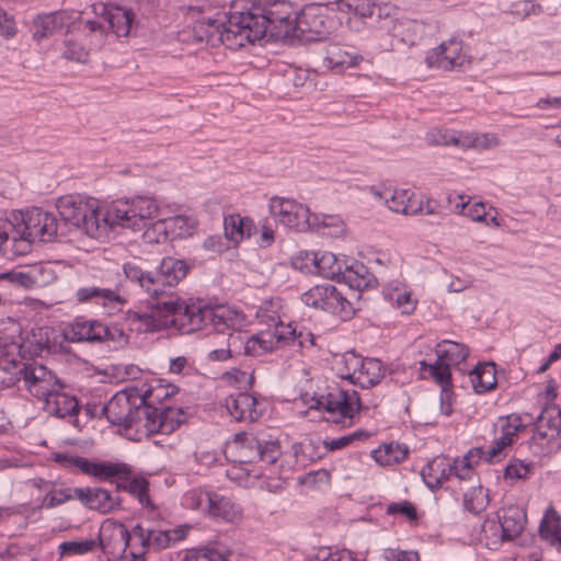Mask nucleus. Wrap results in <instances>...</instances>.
<instances>
[{
    "mask_svg": "<svg viewBox=\"0 0 561 561\" xmlns=\"http://www.w3.org/2000/svg\"><path fill=\"white\" fill-rule=\"evenodd\" d=\"M298 14L291 2L273 0L264 8L260 5H239L229 22L227 42L232 50L262 39L267 33L271 37H295Z\"/></svg>",
    "mask_w": 561,
    "mask_h": 561,
    "instance_id": "nucleus-1",
    "label": "nucleus"
},
{
    "mask_svg": "<svg viewBox=\"0 0 561 561\" xmlns=\"http://www.w3.org/2000/svg\"><path fill=\"white\" fill-rule=\"evenodd\" d=\"M102 413L111 424L125 430L135 427L146 435L171 434L185 420L181 408H156L146 403V394L136 387L115 393L103 407Z\"/></svg>",
    "mask_w": 561,
    "mask_h": 561,
    "instance_id": "nucleus-2",
    "label": "nucleus"
},
{
    "mask_svg": "<svg viewBox=\"0 0 561 561\" xmlns=\"http://www.w3.org/2000/svg\"><path fill=\"white\" fill-rule=\"evenodd\" d=\"M188 268L190 266L184 260L171 256L162 259L156 272L145 271L136 261L126 262L123 265L126 278L141 287L153 299L150 302V313L130 312L128 319L133 322L140 321L151 330L167 328L168 325H160L165 314L158 304L171 298L178 304H185L169 293V289L176 286L186 276Z\"/></svg>",
    "mask_w": 561,
    "mask_h": 561,
    "instance_id": "nucleus-3",
    "label": "nucleus"
},
{
    "mask_svg": "<svg viewBox=\"0 0 561 561\" xmlns=\"http://www.w3.org/2000/svg\"><path fill=\"white\" fill-rule=\"evenodd\" d=\"M158 307L164 312V319L160 325H171L176 328L182 334H190L210 324L218 333H228L242 328L245 323V317L224 305L201 306L197 304H178L172 298L168 301L158 304Z\"/></svg>",
    "mask_w": 561,
    "mask_h": 561,
    "instance_id": "nucleus-4",
    "label": "nucleus"
},
{
    "mask_svg": "<svg viewBox=\"0 0 561 561\" xmlns=\"http://www.w3.org/2000/svg\"><path fill=\"white\" fill-rule=\"evenodd\" d=\"M23 381L24 388L34 397L43 400L56 387H62L56 375L44 365L24 360L18 345L0 339V383L4 388Z\"/></svg>",
    "mask_w": 561,
    "mask_h": 561,
    "instance_id": "nucleus-5",
    "label": "nucleus"
},
{
    "mask_svg": "<svg viewBox=\"0 0 561 561\" xmlns=\"http://www.w3.org/2000/svg\"><path fill=\"white\" fill-rule=\"evenodd\" d=\"M12 231H8L10 241L24 243L23 251H14L15 257L25 255L32 250V243L38 239L42 242H50L58 231L56 215L45 211L39 207H33L26 211H13L9 218Z\"/></svg>",
    "mask_w": 561,
    "mask_h": 561,
    "instance_id": "nucleus-6",
    "label": "nucleus"
},
{
    "mask_svg": "<svg viewBox=\"0 0 561 561\" xmlns=\"http://www.w3.org/2000/svg\"><path fill=\"white\" fill-rule=\"evenodd\" d=\"M57 209L65 222L81 229L92 239L107 234L104 213L99 210L95 201H88L80 195H66L58 199Z\"/></svg>",
    "mask_w": 561,
    "mask_h": 561,
    "instance_id": "nucleus-7",
    "label": "nucleus"
},
{
    "mask_svg": "<svg viewBox=\"0 0 561 561\" xmlns=\"http://www.w3.org/2000/svg\"><path fill=\"white\" fill-rule=\"evenodd\" d=\"M159 213L157 202L148 196H134L118 198L110 203L104 211V221L107 230L114 226H122L131 230L147 227Z\"/></svg>",
    "mask_w": 561,
    "mask_h": 561,
    "instance_id": "nucleus-8",
    "label": "nucleus"
},
{
    "mask_svg": "<svg viewBox=\"0 0 561 561\" xmlns=\"http://www.w3.org/2000/svg\"><path fill=\"white\" fill-rule=\"evenodd\" d=\"M85 474L103 482L116 483L117 491H148L149 483L125 462L88 461Z\"/></svg>",
    "mask_w": 561,
    "mask_h": 561,
    "instance_id": "nucleus-9",
    "label": "nucleus"
},
{
    "mask_svg": "<svg viewBox=\"0 0 561 561\" xmlns=\"http://www.w3.org/2000/svg\"><path fill=\"white\" fill-rule=\"evenodd\" d=\"M233 443L240 455V462L275 463L280 456L277 439L267 437L264 433L240 432L234 435Z\"/></svg>",
    "mask_w": 561,
    "mask_h": 561,
    "instance_id": "nucleus-10",
    "label": "nucleus"
},
{
    "mask_svg": "<svg viewBox=\"0 0 561 561\" xmlns=\"http://www.w3.org/2000/svg\"><path fill=\"white\" fill-rule=\"evenodd\" d=\"M380 402V398L366 399L355 390L332 389L325 396H321L316 401L317 409H323L331 414H339V419L333 417L332 421L339 423L341 419H352L360 409L376 408Z\"/></svg>",
    "mask_w": 561,
    "mask_h": 561,
    "instance_id": "nucleus-11",
    "label": "nucleus"
},
{
    "mask_svg": "<svg viewBox=\"0 0 561 561\" xmlns=\"http://www.w3.org/2000/svg\"><path fill=\"white\" fill-rule=\"evenodd\" d=\"M184 505L228 523L242 518L241 507L222 493H185Z\"/></svg>",
    "mask_w": 561,
    "mask_h": 561,
    "instance_id": "nucleus-12",
    "label": "nucleus"
},
{
    "mask_svg": "<svg viewBox=\"0 0 561 561\" xmlns=\"http://www.w3.org/2000/svg\"><path fill=\"white\" fill-rule=\"evenodd\" d=\"M330 3L306 5L298 14V25L295 37L306 42L327 38L336 26L334 19L327 14Z\"/></svg>",
    "mask_w": 561,
    "mask_h": 561,
    "instance_id": "nucleus-13",
    "label": "nucleus"
},
{
    "mask_svg": "<svg viewBox=\"0 0 561 561\" xmlns=\"http://www.w3.org/2000/svg\"><path fill=\"white\" fill-rule=\"evenodd\" d=\"M72 343H103L113 341L126 343L128 336L117 325H106L99 320L77 318L65 333Z\"/></svg>",
    "mask_w": 561,
    "mask_h": 561,
    "instance_id": "nucleus-14",
    "label": "nucleus"
},
{
    "mask_svg": "<svg viewBox=\"0 0 561 561\" xmlns=\"http://www.w3.org/2000/svg\"><path fill=\"white\" fill-rule=\"evenodd\" d=\"M302 301L310 307L348 319L354 314L352 304L335 288L324 283L316 285L302 295Z\"/></svg>",
    "mask_w": 561,
    "mask_h": 561,
    "instance_id": "nucleus-15",
    "label": "nucleus"
},
{
    "mask_svg": "<svg viewBox=\"0 0 561 561\" xmlns=\"http://www.w3.org/2000/svg\"><path fill=\"white\" fill-rule=\"evenodd\" d=\"M272 216L285 227L299 232L311 228L309 208L294 199L273 197L270 202Z\"/></svg>",
    "mask_w": 561,
    "mask_h": 561,
    "instance_id": "nucleus-16",
    "label": "nucleus"
},
{
    "mask_svg": "<svg viewBox=\"0 0 561 561\" xmlns=\"http://www.w3.org/2000/svg\"><path fill=\"white\" fill-rule=\"evenodd\" d=\"M561 431V411L558 407H546L538 415L531 443L540 447L541 453H550L559 446L558 438Z\"/></svg>",
    "mask_w": 561,
    "mask_h": 561,
    "instance_id": "nucleus-17",
    "label": "nucleus"
},
{
    "mask_svg": "<svg viewBox=\"0 0 561 561\" xmlns=\"http://www.w3.org/2000/svg\"><path fill=\"white\" fill-rule=\"evenodd\" d=\"M425 62L430 68H437L445 71H451L461 68L467 60V56L462 51V44L460 41L450 38L443 42L438 47L432 49Z\"/></svg>",
    "mask_w": 561,
    "mask_h": 561,
    "instance_id": "nucleus-18",
    "label": "nucleus"
},
{
    "mask_svg": "<svg viewBox=\"0 0 561 561\" xmlns=\"http://www.w3.org/2000/svg\"><path fill=\"white\" fill-rule=\"evenodd\" d=\"M75 299L82 305L94 304L111 308L123 306L126 302L117 287H106L103 282L83 284L76 290Z\"/></svg>",
    "mask_w": 561,
    "mask_h": 561,
    "instance_id": "nucleus-19",
    "label": "nucleus"
},
{
    "mask_svg": "<svg viewBox=\"0 0 561 561\" xmlns=\"http://www.w3.org/2000/svg\"><path fill=\"white\" fill-rule=\"evenodd\" d=\"M128 529L122 523L106 519L99 533V545L105 554L122 556L128 548Z\"/></svg>",
    "mask_w": 561,
    "mask_h": 561,
    "instance_id": "nucleus-20",
    "label": "nucleus"
},
{
    "mask_svg": "<svg viewBox=\"0 0 561 561\" xmlns=\"http://www.w3.org/2000/svg\"><path fill=\"white\" fill-rule=\"evenodd\" d=\"M66 32L71 34L77 41L94 48L101 47L106 35L105 26L102 23L95 20H83L78 11H72Z\"/></svg>",
    "mask_w": 561,
    "mask_h": 561,
    "instance_id": "nucleus-21",
    "label": "nucleus"
},
{
    "mask_svg": "<svg viewBox=\"0 0 561 561\" xmlns=\"http://www.w3.org/2000/svg\"><path fill=\"white\" fill-rule=\"evenodd\" d=\"M236 11H239L238 4H233L231 7V10L229 11V13L227 15L226 22L218 23L215 20L205 19V18L197 20L193 25L194 36L197 38V41H201V42L206 41L207 43L211 44L213 46L216 45L217 43H221L227 48L232 49V47H230L228 45L229 42H227L228 41L227 35H228V30L230 28L229 22L232 18V14Z\"/></svg>",
    "mask_w": 561,
    "mask_h": 561,
    "instance_id": "nucleus-22",
    "label": "nucleus"
},
{
    "mask_svg": "<svg viewBox=\"0 0 561 561\" xmlns=\"http://www.w3.org/2000/svg\"><path fill=\"white\" fill-rule=\"evenodd\" d=\"M72 10H58L37 14L33 20V38L39 43L69 26Z\"/></svg>",
    "mask_w": 561,
    "mask_h": 561,
    "instance_id": "nucleus-23",
    "label": "nucleus"
},
{
    "mask_svg": "<svg viewBox=\"0 0 561 561\" xmlns=\"http://www.w3.org/2000/svg\"><path fill=\"white\" fill-rule=\"evenodd\" d=\"M226 408L237 421L255 422L262 416V411L257 409L256 399L247 392H238L227 397Z\"/></svg>",
    "mask_w": 561,
    "mask_h": 561,
    "instance_id": "nucleus-24",
    "label": "nucleus"
},
{
    "mask_svg": "<svg viewBox=\"0 0 561 561\" xmlns=\"http://www.w3.org/2000/svg\"><path fill=\"white\" fill-rule=\"evenodd\" d=\"M457 460L450 462L445 456H438L430 461L421 471L422 479L427 488H440L450 476L456 477Z\"/></svg>",
    "mask_w": 561,
    "mask_h": 561,
    "instance_id": "nucleus-25",
    "label": "nucleus"
},
{
    "mask_svg": "<svg viewBox=\"0 0 561 561\" xmlns=\"http://www.w3.org/2000/svg\"><path fill=\"white\" fill-rule=\"evenodd\" d=\"M61 387L54 388L43 400L45 401V409L49 414L58 417L77 416L80 408L76 397L69 396L60 391Z\"/></svg>",
    "mask_w": 561,
    "mask_h": 561,
    "instance_id": "nucleus-26",
    "label": "nucleus"
},
{
    "mask_svg": "<svg viewBox=\"0 0 561 561\" xmlns=\"http://www.w3.org/2000/svg\"><path fill=\"white\" fill-rule=\"evenodd\" d=\"M385 377V367L378 358H364L351 383L359 386L362 389H369L378 385Z\"/></svg>",
    "mask_w": 561,
    "mask_h": 561,
    "instance_id": "nucleus-27",
    "label": "nucleus"
},
{
    "mask_svg": "<svg viewBox=\"0 0 561 561\" xmlns=\"http://www.w3.org/2000/svg\"><path fill=\"white\" fill-rule=\"evenodd\" d=\"M44 268L42 266H33L27 271H11L1 273L0 279L3 280V286L8 291V296L12 288H32L39 286L43 283L42 274Z\"/></svg>",
    "mask_w": 561,
    "mask_h": 561,
    "instance_id": "nucleus-28",
    "label": "nucleus"
},
{
    "mask_svg": "<svg viewBox=\"0 0 561 561\" xmlns=\"http://www.w3.org/2000/svg\"><path fill=\"white\" fill-rule=\"evenodd\" d=\"M499 524L503 529V536L513 540L522 535L525 529L527 524L526 511L518 505H508L503 510V515L499 517Z\"/></svg>",
    "mask_w": 561,
    "mask_h": 561,
    "instance_id": "nucleus-29",
    "label": "nucleus"
},
{
    "mask_svg": "<svg viewBox=\"0 0 561 561\" xmlns=\"http://www.w3.org/2000/svg\"><path fill=\"white\" fill-rule=\"evenodd\" d=\"M103 16L107 22L105 30H111L117 36H127L131 30L135 14L131 9L123 7H103Z\"/></svg>",
    "mask_w": 561,
    "mask_h": 561,
    "instance_id": "nucleus-30",
    "label": "nucleus"
},
{
    "mask_svg": "<svg viewBox=\"0 0 561 561\" xmlns=\"http://www.w3.org/2000/svg\"><path fill=\"white\" fill-rule=\"evenodd\" d=\"M198 221L193 216L178 215L157 221L154 229L162 230L164 236L167 232L173 234V238H187L194 234Z\"/></svg>",
    "mask_w": 561,
    "mask_h": 561,
    "instance_id": "nucleus-31",
    "label": "nucleus"
},
{
    "mask_svg": "<svg viewBox=\"0 0 561 561\" xmlns=\"http://www.w3.org/2000/svg\"><path fill=\"white\" fill-rule=\"evenodd\" d=\"M286 339L284 330H279L278 327H276L273 332H261L250 337L245 342L244 351L247 354L257 356L275 350L277 345Z\"/></svg>",
    "mask_w": 561,
    "mask_h": 561,
    "instance_id": "nucleus-32",
    "label": "nucleus"
},
{
    "mask_svg": "<svg viewBox=\"0 0 561 561\" xmlns=\"http://www.w3.org/2000/svg\"><path fill=\"white\" fill-rule=\"evenodd\" d=\"M386 202L389 209L398 214L414 216L423 213V202L408 190H394Z\"/></svg>",
    "mask_w": 561,
    "mask_h": 561,
    "instance_id": "nucleus-33",
    "label": "nucleus"
},
{
    "mask_svg": "<svg viewBox=\"0 0 561 561\" xmlns=\"http://www.w3.org/2000/svg\"><path fill=\"white\" fill-rule=\"evenodd\" d=\"M363 56L347 50L344 46L333 44L327 48L323 65L329 69H345L358 65Z\"/></svg>",
    "mask_w": 561,
    "mask_h": 561,
    "instance_id": "nucleus-34",
    "label": "nucleus"
},
{
    "mask_svg": "<svg viewBox=\"0 0 561 561\" xmlns=\"http://www.w3.org/2000/svg\"><path fill=\"white\" fill-rule=\"evenodd\" d=\"M330 5L332 11L336 10L360 19L381 15L380 8L369 0H335L330 2Z\"/></svg>",
    "mask_w": 561,
    "mask_h": 561,
    "instance_id": "nucleus-35",
    "label": "nucleus"
},
{
    "mask_svg": "<svg viewBox=\"0 0 561 561\" xmlns=\"http://www.w3.org/2000/svg\"><path fill=\"white\" fill-rule=\"evenodd\" d=\"M77 499L91 510L102 514L110 513L121 506L117 493H75Z\"/></svg>",
    "mask_w": 561,
    "mask_h": 561,
    "instance_id": "nucleus-36",
    "label": "nucleus"
},
{
    "mask_svg": "<svg viewBox=\"0 0 561 561\" xmlns=\"http://www.w3.org/2000/svg\"><path fill=\"white\" fill-rule=\"evenodd\" d=\"M472 542L483 543L486 548L491 550L497 549L503 541H507L508 539L503 536V529L497 522L493 519L484 520L476 535H472Z\"/></svg>",
    "mask_w": 561,
    "mask_h": 561,
    "instance_id": "nucleus-37",
    "label": "nucleus"
},
{
    "mask_svg": "<svg viewBox=\"0 0 561 561\" xmlns=\"http://www.w3.org/2000/svg\"><path fill=\"white\" fill-rule=\"evenodd\" d=\"M539 537L558 550L561 549V519L552 508H548L541 519Z\"/></svg>",
    "mask_w": 561,
    "mask_h": 561,
    "instance_id": "nucleus-38",
    "label": "nucleus"
},
{
    "mask_svg": "<svg viewBox=\"0 0 561 561\" xmlns=\"http://www.w3.org/2000/svg\"><path fill=\"white\" fill-rule=\"evenodd\" d=\"M409 454V448L404 444L391 442L379 446L371 451V457L380 466H393L402 462Z\"/></svg>",
    "mask_w": 561,
    "mask_h": 561,
    "instance_id": "nucleus-39",
    "label": "nucleus"
},
{
    "mask_svg": "<svg viewBox=\"0 0 561 561\" xmlns=\"http://www.w3.org/2000/svg\"><path fill=\"white\" fill-rule=\"evenodd\" d=\"M470 380L477 393H484L496 385V369L494 363L479 364L471 373Z\"/></svg>",
    "mask_w": 561,
    "mask_h": 561,
    "instance_id": "nucleus-40",
    "label": "nucleus"
},
{
    "mask_svg": "<svg viewBox=\"0 0 561 561\" xmlns=\"http://www.w3.org/2000/svg\"><path fill=\"white\" fill-rule=\"evenodd\" d=\"M437 360L447 364L448 366H455L463 362L469 351L463 344H459L451 341H443L436 345L435 348Z\"/></svg>",
    "mask_w": 561,
    "mask_h": 561,
    "instance_id": "nucleus-41",
    "label": "nucleus"
},
{
    "mask_svg": "<svg viewBox=\"0 0 561 561\" xmlns=\"http://www.w3.org/2000/svg\"><path fill=\"white\" fill-rule=\"evenodd\" d=\"M456 460V478L460 481L474 480V466L484 460V449L482 447H473L468 450L461 460Z\"/></svg>",
    "mask_w": 561,
    "mask_h": 561,
    "instance_id": "nucleus-42",
    "label": "nucleus"
},
{
    "mask_svg": "<svg viewBox=\"0 0 561 561\" xmlns=\"http://www.w3.org/2000/svg\"><path fill=\"white\" fill-rule=\"evenodd\" d=\"M426 141L431 146H456L465 148L466 145L471 144L470 140L465 139V135L449 130H431L426 134Z\"/></svg>",
    "mask_w": 561,
    "mask_h": 561,
    "instance_id": "nucleus-43",
    "label": "nucleus"
},
{
    "mask_svg": "<svg viewBox=\"0 0 561 561\" xmlns=\"http://www.w3.org/2000/svg\"><path fill=\"white\" fill-rule=\"evenodd\" d=\"M65 50L62 56L69 60H73L77 62H87L89 59V51L93 47H89L83 42L77 41L71 34L65 32L64 37Z\"/></svg>",
    "mask_w": 561,
    "mask_h": 561,
    "instance_id": "nucleus-44",
    "label": "nucleus"
},
{
    "mask_svg": "<svg viewBox=\"0 0 561 561\" xmlns=\"http://www.w3.org/2000/svg\"><path fill=\"white\" fill-rule=\"evenodd\" d=\"M318 273L325 278L343 276V263L337 260L333 253H324L319 259H314Z\"/></svg>",
    "mask_w": 561,
    "mask_h": 561,
    "instance_id": "nucleus-45",
    "label": "nucleus"
},
{
    "mask_svg": "<svg viewBox=\"0 0 561 561\" xmlns=\"http://www.w3.org/2000/svg\"><path fill=\"white\" fill-rule=\"evenodd\" d=\"M362 356L356 354L354 351L345 352L336 360L337 375L345 380L352 382L353 376L359 367Z\"/></svg>",
    "mask_w": 561,
    "mask_h": 561,
    "instance_id": "nucleus-46",
    "label": "nucleus"
},
{
    "mask_svg": "<svg viewBox=\"0 0 561 561\" xmlns=\"http://www.w3.org/2000/svg\"><path fill=\"white\" fill-rule=\"evenodd\" d=\"M128 548H129V554H138L145 557L146 552L148 551V534L147 528H145L142 525L137 524L131 528V530H128Z\"/></svg>",
    "mask_w": 561,
    "mask_h": 561,
    "instance_id": "nucleus-47",
    "label": "nucleus"
},
{
    "mask_svg": "<svg viewBox=\"0 0 561 561\" xmlns=\"http://www.w3.org/2000/svg\"><path fill=\"white\" fill-rule=\"evenodd\" d=\"M8 231H12L10 221L0 218V254L13 260L15 257L14 251H23L24 243L14 244V242H11Z\"/></svg>",
    "mask_w": 561,
    "mask_h": 561,
    "instance_id": "nucleus-48",
    "label": "nucleus"
},
{
    "mask_svg": "<svg viewBox=\"0 0 561 561\" xmlns=\"http://www.w3.org/2000/svg\"><path fill=\"white\" fill-rule=\"evenodd\" d=\"M425 367H428L432 377L442 387L443 392H446L450 386V366L436 359L435 363L431 365L421 362V368Z\"/></svg>",
    "mask_w": 561,
    "mask_h": 561,
    "instance_id": "nucleus-49",
    "label": "nucleus"
},
{
    "mask_svg": "<svg viewBox=\"0 0 561 561\" xmlns=\"http://www.w3.org/2000/svg\"><path fill=\"white\" fill-rule=\"evenodd\" d=\"M420 24L414 21H403L396 25L394 36H399L403 44L413 46L420 38Z\"/></svg>",
    "mask_w": 561,
    "mask_h": 561,
    "instance_id": "nucleus-50",
    "label": "nucleus"
},
{
    "mask_svg": "<svg viewBox=\"0 0 561 561\" xmlns=\"http://www.w3.org/2000/svg\"><path fill=\"white\" fill-rule=\"evenodd\" d=\"M243 217L240 215H229L224 220V227H225V236L230 241L238 243L244 238V230H242V227H244Z\"/></svg>",
    "mask_w": 561,
    "mask_h": 561,
    "instance_id": "nucleus-51",
    "label": "nucleus"
},
{
    "mask_svg": "<svg viewBox=\"0 0 561 561\" xmlns=\"http://www.w3.org/2000/svg\"><path fill=\"white\" fill-rule=\"evenodd\" d=\"M489 503V493H463V507L467 512L471 514H480L488 507Z\"/></svg>",
    "mask_w": 561,
    "mask_h": 561,
    "instance_id": "nucleus-52",
    "label": "nucleus"
},
{
    "mask_svg": "<svg viewBox=\"0 0 561 561\" xmlns=\"http://www.w3.org/2000/svg\"><path fill=\"white\" fill-rule=\"evenodd\" d=\"M53 459L62 467L84 473L89 459L69 453H54Z\"/></svg>",
    "mask_w": 561,
    "mask_h": 561,
    "instance_id": "nucleus-53",
    "label": "nucleus"
},
{
    "mask_svg": "<svg viewBox=\"0 0 561 561\" xmlns=\"http://www.w3.org/2000/svg\"><path fill=\"white\" fill-rule=\"evenodd\" d=\"M387 298L391 301H394L397 307L401 309V312L404 314H410L414 311L416 301L411 298V294L409 291H400L393 290L388 293Z\"/></svg>",
    "mask_w": 561,
    "mask_h": 561,
    "instance_id": "nucleus-54",
    "label": "nucleus"
},
{
    "mask_svg": "<svg viewBox=\"0 0 561 561\" xmlns=\"http://www.w3.org/2000/svg\"><path fill=\"white\" fill-rule=\"evenodd\" d=\"M148 534V550H161L172 545L171 534L162 529L147 528Z\"/></svg>",
    "mask_w": 561,
    "mask_h": 561,
    "instance_id": "nucleus-55",
    "label": "nucleus"
},
{
    "mask_svg": "<svg viewBox=\"0 0 561 561\" xmlns=\"http://www.w3.org/2000/svg\"><path fill=\"white\" fill-rule=\"evenodd\" d=\"M95 547L93 540H81V541H65L59 545V550L62 556L69 554H84L92 551Z\"/></svg>",
    "mask_w": 561,
    "mask_h": 561,
    "instance_id": "nucleus-56",
    "label": "nucleus"
},
{
    "mask_svg": "<svg viewBox=\"0 0 561 561\" xmlns=\"http://www.w3.org/2000/svg\"><path fill=\"white\" fill-rule=\"evenodd\" d=\"M178 391V388L171 383L168 385H158L157 387L152 388L149 387L147 390H140L141 393L146 394V403L148 402V399H152V402L154 401H162L165 398H169L170 396L174 394Z\"/></svg>",
    "mask_w": 561,
    "mask_h": 561,
    "instance_id": "nucleus-57",
    "label": "nucleus"
},
{
    "mask_svg": "<svg viewBox=\"0 0 561 561\" xmlns=\"http://www.w3.org/2000/svg\"><path fill=\"white\" fill-rule=\"evenodd\" d=\"M386 513L388 515L401 514L411 522L417 519L416 510L414 505L409 501L390 503L386 508Z\"/></svg>",
    "mask_w": 561,
    "mask_h": 561,
    "instance_id": "nucleus-58",
    "label": "nucleus"
},
{
    "mask_svg": "<svg viewBox=\"0 0 561 561\" xmlns=\"http://www.w3.org/2000/svg\"><path fill=\"white\" fill-rule=\"evenodd\" d=\"M385 561H420L419 552L415 550H400L387 548L383 550Z\"/></svg>",
    "mask_w": 561,
    "mask_h": 561,
    "instance_id": "nucleus-59",
    "label": "nucleus"
},
{
    "mask_svg": "<svg viewBox=\"0 0 561 561\" xmlns=\"http://www.w3.org/2000/svg\"><path fill=\"white\" fill-rule=\"evenodd\" d=\"M365 274H368L366 266L359 263H355L352 266H346L343 278L350 282H356L354 286H367V282L365 280Z\"/></svg>",
    "mask_w": 561,
    "mask_h": 561,
    "instance_id": "nucleus-60",
    "label": "nucleus"
},
{
    "mask_svg": "<svg viewBox=\"0 0 561 561\" xmlns=\"http://www.w3.org/2000/svg\"><path fill=\"white\" fill-rule=\"evenodd\" d=\"M367 436H368L367 433H365L363 431H356L352 434H347L342 437L331 439L329 442L325 440L324 445H325L327 449H329V450L342 449V448L348 446L354 440H359L362 438H366Z\"/></svg>",
    "mask_w": 561,
    "mask_h": 561,
    "instance_id": "nucleus-61",
    "label": "nucleus"
},
{
    "mask_svg": "<svg viewBox=\"0 0 561 561\" xmlns=\"http://www.w3.org/2000/svg\"><path fill=\"white\" fill-rule=\"evenodd\" d=\"M16 32L18 27L14 18L0 7V36L4 39H10L16 35Z\"/></svg>",
    "mask_w": 561,
    "mask_h": 561,
    "instance_id": "nucleus-62",
    "label": "nucleus"
},
{
    "mask_svg": "<svg viewBox=\"0 0 561 561\" xmlns=\"http://www.w3.org/2000/svg\"><path fill=\"white\" fill-rule=\"evenodd\" d=\"M531 470V465L525 463L522 460H514L505 469L506 480H518L526 478Z\"/></svg>",
    "mask_w": 561,
    "mask_h": 561,
    "instance_id": "nucleus-63",
    "label": "nucleus"
},
{
    "mask_svg": "<svg viewBox=\"0 0 561 561\" xmlns=\"http://www.w3.org/2000/svg\"><path fill=\"white\" fill-rule=\"evenodd\" d=\"M465 139L471 141V144L466 145L465 148L474 147V148L488 149V148L494 147L499 144L497 137L492 134H484L481 136L465 135Z\"/></svg>",
    "mask_w": 561,
    "mask_h": 561,
    "instance_id": "nucleus-64",
    "label": "nucleus"
}]
</instances>
